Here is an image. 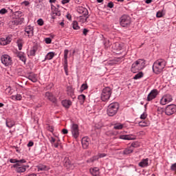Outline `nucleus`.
Instances as JSON below:
<instances>
[{
	"instance_id": "obj_33",
	"label": "nucleus",
	"mask_w": 176,
	"mask_h": 176,
	"mask_svg": "<svg viewBox=\"0 0 176 176\" xmlns=\"http://www.w3.org/2000/svg\"><path fill=\"white\" fill-rule=\"evenodd\" d=\"M63 166L65 167L69 168L71 167V160H69V158L65 157L63 160Z\"/></svg>"
},
{
	"instance_id": "obj_35",
	"label": "nucleus",
	"mask_w": 176,
	"mask_h": 176,
	"mask_svg": "<svg viewBox=\"0 0 176 176\" xmlns=\"http://www.w3.org/2000/svg\"><path fill=\"white\" fill-rule=\"evenodd\" d=\"M114 50H122L123 45L120 43H116L113 46Z\"/></svg>"
},
{
	"instance_id": "obj_31",
	"label": "nucleus",
	"mask_w": 176,
	"mask_h": 176,
	"mask_svg": "<svg viewBox=\"0 0 176 176\" xmlns=\"http://www.w3.org/2000/svg\"><path fill=\"white\" fill-rule=\"evenodd\" d=\"M23 23H24V18H19L12 21V23L15 24V25H21V24H23Z\"/></svg>"
},
{
	"instance_id": "obj_51",
	"label": "nucleus",
	"mask_w": 176,
	"mask_h": 176,
	"mask_svg": "<svg viewBox=\"0 0 176 176\" xmlns=\"http://www.w3.org/2000/svg\"><path fill=\"white\" fill-rule=\"evenodd\" d=\"M47 130L48 131H50V133H53V131H54V126H49Z\"/></svg>"
},
{
	"instance_id": "obj_17",
	"label": "nucleus",
	"mask_w": 176,
	"mask_h": 176,
	"mask_svg": "<svg viewBox=\"0 0 176 176\" xmlns=\"http://www.w3.org/2000/svg\"><path fill=\"white\" fill-rule=\"evenodd\" d=\"M81 144L83 149H87L89 148V145L90 144V138L88 137H84L82 138Z\"/></svg>"
},
{
	"instance_id": "obj_64",
	"label": "nucleus",
	"mask_w": 176,
	"mask_h": 176,
	"mask_svg": "<svg viewBox=\"0 0 176 176\" xmlns=\"http://www.w3.org/2000/svg\"><path fill=\"white\" fill-rule=\"evenodd\" d=\"M90 162H94V157L91 158L89 160H87L88 163H90Z\"/></svg>"
},
{
	"instance_id": "obj_10",
	"label": "nucleus",
	"mask_w": 176,
	"mask_h": 176,
	"mask_svg": "<svg viewBox=\"0 0 176 176\" xmlns=\"http://www.w3.org/2000/svg\"><path fill=\"white\" fill-rule=\"evenodd\" d=\"M1 63L6 67H9L12 65V58L8 54H4L1 57Z\"/></svg>"
},
{
	"instance_id": "obj_20",
	"label": "nucleus",
	"mask_w": 176,
	"mask_h": 176,
	"mask_svg": "<svg viewBox=\"0 0 176 176\" xmlns=\"http://www.w3.org/2000/svg\"><path fill=\"white\" fill-rule=\"evenodd\" d=\"M67 93L69 97H71V98L73 99L75 98V89L71 86L67 87Z\"/></svg>"
},
{
	"instance_id": "obj_22",
	"label": "nucleus",
	"mask_w": 176,
	"mask_h": 176,
	"mask_svg": "<svg viewBox=\"0 0 176 176\" xmlns=\"http://www.w3.org/2000/svg\"><path fill=\"white\" fill-rule=\"evenodd\" d=\"M90 174L92 176H100V168L98 167L91 168L89 169Z\"/></svg>"
},
{
	"instance_id": "obj_18",
	"label": "nucleus",
	"mask_w": 176,
	"mask_h": 176,
	"mask_svg": "<svg viewBox=\"0 0 176 176\" xmlns=\"http://www.w3.org/2000/svg\"><path fill=\"white\" fill-rule=\"evenodd\" d=\"M27 79L31 80L33 83H36L38 82V75L34 73H30L26 76Z\"/></svg>"
},
{
	"instance_id": "obj_42",
	"label": "nucleus",
	"mask_w": 176,
	"mask_h": 176,
	"mask_svg": "<svg viewBox=\"0 0 176 176\" xmlns=\"http://www.w3.org/2000/svg\"><path fill=\"white\" fill-rule=\"evenodd\" d=\"M63 68L65 75L68 76V63H63Z\"/></svg>"
},
{
	"instance_id": "obj_57",
	"label": "nucleus",
	"mask_w": 176,
	"mask_h": 176,
	"mask_svg": "<svg viewBox=\"0 0 176 176\" xmlns=\"http://www.w3.org/2000/svg\"><path fill=\"white\" fill-rule=\"evenodd\" d=\"M17 45L19 47V50H21V49H23V44H21V43H18Z\"/></svg>"
},
{
	"instance_id": "obj_15",
	"label": "nucleus",
	"mask_w": 176,
	"mask_h": 176,
	"mask_svg": "<svg viewBox=\"0 0 176 176\" xmlns=\"http://www.w3.org/2000/svg\"><path fill=\"white\" fill-rule=\"evenodd\" d=\"M51 10L52 19H54V16H61V12L58 9V8L53 4L51 5Z\"/></svg>"
},
{
	"instance_id": "obj_24",
	"label": "nucleus",
	"mask_w": 176,
	"mask_h": 176,
	"mask_svg": "<svg viewBox=\"0 0 176 176\" xmlns=\"http://www.w3.org/2000/svg\"><path fill=\"white\" fill-rule=\"evenodd\" d=\"M61 104L64 108L69 109V107L72 105V102L70 100L65 99L62 100Z\"/></svg>"
},
{
	"instance_id": "obj_11",
	"label": "nucleus",
	"mask_w": 176,
	"mask_h": 176,
	"mask_svg": "<svg viewBox=\"0 0 176 176\" xmlns=\"http://www.w3.org/2000/svg\"><path fill=\"white\" fill-rule=\"evenodd\" d=\"M44 97L45 98H46V100H48V101L52 102V104L57 103V98H56V96H54V94H53V93L50 91L45 92L44 94Z\"/></svg>"
},
{
	"instance_id": "obj_12",
	"label": "nucleus",
	"mask_w": 176,
	"mask_h": 176,
	"mask_svg": "<svg viewBox=\"0 0 176 176\" xmlns=\"http://www.w3.org/2000/svg\"><path fill=\"white\" fill-rule=\"evenodd\" d=\"M173 101V96L170 94L164 95L160 100L161 105H166Z\"/></svg>"
},
{
	"instance_id": "obj_41",
	"label": "nucleus",
	"mask_w": 176,
	"mask_h": 176,
	"mask_svg": "<svg viewBox=\"0 0 176 176\" xmlns=\"http://www.w3.org/2000/svg\"><path fill=\"white\" fill-rule=\"evenodd\" d=\"M72 28L73 30H79L80 27H79V25H78V21H74L72 23Z\"/></svg>"
},
{
	"instance_id": "obj_39",
	"label": "nucleus",
	"mask_w": 176,
	"mask_h": 176,
	"mask_svg": "<svg viewBox=\"0 0 176 176\" xmlns=\"http://www.w3.org/2000/svg\"><path fill=\"white\" fill-rule=\"evenodd\" d=\"M103 45L105 47H109V46H111V42L108 38H104Z\"/></svg>"
},
{
	"instance_id": "obj_4",
	"label": "nucleus",
	"mask_w": 176,
	"mask_h": 176,
	"mask_svg": "<svg viewBox=\"0 0 176 176\" xmlns=\"http://www.w3.org/2000/svg\"><path fill=\"white\" fill-rule=\"evenodd\" d=\"M111 96H112V89L109 87H107L102 89L100 98L102 101L106 102L109 100Z\"/></svg>"
},
{
	"instance_id": "obj_36",
	"label": "nucleus",
	"mask_w": 176,
	"mask_h": 176,
	"mask_svg": "<svg viewBox=\"0 0 176 176\" xmlns=\"http://www.w3.org/2000/svg\"><path fill=\"white\" fill-rule=\"evenodd\" d=\"M143 77H144V73L142 72H140L134 76L133 79L135 80H138V79H141V78H143Z\"/></svg>"
},
{
	"instance_id": "obj_26",
	"label": "nucleus",
	"mask_w": 176,
	"mask_h": 176,
	"mask_svg": "<svg viewBox=\"0 0 176 176\" xmlns=\"http://www.w3.org/2000/svg\"><path fill=\"white\" fill-rule=\"evenodd\" d=\"M38 171H49L50 168L46 165L39 164L36 166Z\"/></svg>"
},
{
	"instance_id": "obj_52",
	"label": "nucleus",
	"mask_w": 176,
	"mask_h": 176,
	"mask_svg": "<svg viewBox=\"0 0 176 176\" xmlns=\"http://www.w3.org/2000/svg\"><path fill=\"white\" fill-rule=\"evenodd\" d=\"M148 116V115L146 113H143L141 116H140V119H143L145 120L146 119V117Z\"/></svg>"
},
{
	"instance_id": "obj_40",
	"label": "nucleus",
	"mask_w": 176,
	"mask_h": 176,
	"mask_svg": "<svg viewBox=\"0 0 176 176\" xmlns=\"http://www.w3.org/2000/svg\"><path fill=\"white\" fill-rule=\"evenodd\" d=\"M88 88H89V86L87 85V84L86 83L82 84L80 88V93H83V91H85V90H87V89Z\"/></svg>"
},
{
	"instance_id": "obj_34",
	"label": "nucleus",
	"mask_w": 176,
	"mask_h": 176,
	"mask_svg": "<svg viewBox=\"0 0 176 176\" xmlns=\"http://www.w3.org/2000/svg\"><path fill=\"white\" fill-rule=\"evenodd\" d=\"M124 127V125L121 124L120 122H118L113 124L114 130H122Z\"/></svg>"
},
{
	"instance_id": "obj_44",
	"label": "nucleus",
	"mask_w": 176,
	"mask_h": 176,
	"mask_svg": "<svg viewBox=\"0 0 176 176\" xmlns=\"http://www.w3.org/2000/svg\"><path fill=\"white\" fill-rule=\"evenodd\" d=\"M78 99L80 101H85L86 100V96L81 94V95L78 96Z\"/></svg>"
},
{
	"instance_id": "obj_5",
	"label": "nucleus",
	"mask_w": 176,
	"mask_h": 176,
	"mask_svg": "<svg viewBox=\"0 0 176 176\" xmlns=\"http://www.w3.org/2000/svg\"><path fill=\"white\" fill-rule=\"evenodd\" d=\"M77 12L79 14H82V16H80V20H82V23H85L89 19V10L87 8L78 6L77 7Z\"/></svg>"
},
{
	"instance_id": "obj_43",
	"label": "nucleus",
	"mask_w": 176,
	"mask_h": 176,
	"mask_svg": "<svg viewBox=\"0 0 176 176\" xmlns=\"http://www.w3.org/2000/svg\"><path fill=\"white\" fill-rule=\"evenodd\" d=\"M140 146V144L138 142H133L131 144V148H138Z\"/></svg>"
},
{
	"instance_id": "obj_50",
	"label": "nucleus",
	"mask_w": 176,
	"mask_h": 176,
	"mask_svg": "<svg viewBox=\"0 0 176 176\" xmlns=\"http://www.w3.org/2000/svg\"><path fill=\"white\" fill-rule=\"evenodd\" d=\"M157 17H158L159 19H160V17H163V12H162L161 11H158L157 12L156 14Z\"/></svg>"
},
{
	"instance_id": "obj_55",
	"label": "nucleus",
	"mask_w": 176,
	"mask_h": 176,
	"mask_svg": "<svg viewBox=\"0 0 176 176\" xmlns=\"http://www.w3.org/2000/svg\"><path fill=\"white\" fill-rule=\"evenodd\" d=\"M89 32V30L84 28L82 30V34L83 35H85V36H86L87 35V33Z\"/></svg>"
},
{
	"instance_id": "obj_16",
	"label": "nucleus",
	"mask_w": 176,
	"mask_h": 176,
	"mask_svg": "<svg viewBox=\"0 0 176 176\" xmlns=\"http://www.w3.org/2000/svg\"><path fill=\"white\" fill-rule=\"evenodd\" d=\"M11 42L12 38L9 36L0 38V45H1V46H6V45H9Z\"/></svg>"
},
{
	"instance_id": "obj_13",
	"label": "nucleus",
	"mask_w": 176,
	"mask_h": 176,
	"mask_svg": "<svg viewBox=\"0 0 176 176\" xmlns=\"http://www.w3.org/2000/svg\"><path fill=\"white\" fill-rule=\"evenodd\" d=\"M158 95L159 91L157 89H152L147 96V101H152V100H155Z\"/></svg>"
},
{
	"instance_id": "obj_47",
	"label": "nucleus",
	"mask_w": 176,
	"mask_h": 176,
	"mask_svg": "<svg viewBox=\"0 0 176 176\" xmlns=\"http://www.w3.org/2000/svg\"><path fill=\"white\" fill-rule=\"evenodd\" d=\"M115 5L113 4V2L110 1L107 3V8H109L110 9H112Z\"/></svg>"
},
{
	"instance_id": "obj_48",
	"label": "nucleus",
	"mask_w": 176,
	"mask_h": 176,
	"mask_svg": "<svg viewBox=\"0 0 176 176\" xmlns=\"http://www.w3.org/2000/svg\"><path fill=\"white\" fill-rule=\"evenodd\" d=\"M37 24L38 25H43L44 24L43 19H39L38 20H37Z\"/></svg>"
},
{
	"instance_id": "obj_21",
	"label": "nucleus",
	"mask_w": 176,
	"mask_h": 176,
	"mask_svg": "<svg viewBox=\"0 0 176 176\" xmlns=\"http://www.w3.org/2000/svg\"><path fill=\"white\" fill-rule=\"evenodd\" d=\"M120 140H125L126 141H131L135 140V136L133 135H121L119 136Z\"/></svg>"
},
{
	"instance_id": "obj_6",
	"label": "nucleus",
	"mask_w": 176,
	"mask_h": 176,
	"mask_svg": "<svg viewBox=\"0 0 176 176\" xmlns=\"http://www.w3.org/2000/svg\"><path fill=\"white\" fill-rule=\"evenodd\" d=\"M120 24L121 27L127 28L131 24V18L128 14H123L120 18Z\"/></svg>"
},
{
	"instance_id": "obj_3",
	"label": "nucleus",
	"mask_w": 176,
	"mask_h": 176,
	"mask_svg": "<svg viewBox=\"0 0 176 176\" xmlns=\"http://www.w3.org/2000/svg\"><path fill=\"white\" fill-rule=\"evenodd\" d=\"M119 103L118 102H113L109 104L107 109L108 116H115L118 113V111H119Z\"/></svg>"
},
{
	"instance_id": "obj_61",
	"label": "nucleus",
	"mask_w": 176,
	"mask_h": 176,
	"mask_svg": "<svg viewBox=\"0 0 176 176\" xmlns=\"http://www.w3.org/2000/svg\"><path fill=\"white\" fill-rule=\"evenodd\" d=\"M56 1L57 0H50L49 2H50V3H51V6H52V5H53V3H56Z\"/></svg>"
},
{
	"instance_id": "obj_58",
	"label": "nucleus",
	"mask_w": 176,
	"mask_h": 176,
	"mask_svg": "<svg viewBox=\"0 0 176 176\" xmlns=\"http://www.w3.org/2000/svg\"><path fill=\"white\" fill-rule=\"evenodd\" d=\"M98 156H99L100 158L105 157V156H107V154H105V153H99Z\"/></svg>"
},
{
	"instance_id": "obj_53",
	"label": "nucleus",
	"mask_w": 176,
	"mask_h": 176,
	"mask_svg": "<svg viewBox=\"0 0 176 176\" xmlns=\"http://www.w3.org/2000/svg\"><path fill=\"white\" fill-rule=\"evenodd\" d=\"M170 170H172V171H176V163L171 165Z\"/></svg>"
},
{
	"instance_id": "obj_62",
	"label": "nucleus",
	"mask_w": 176,
	"mask_h": 176,
	"mask_svg": "<svg viewBox=\"0 0 176 176\" xmlns=\"http://www.w3.org/2000/svg\"><path fill=\"white\" fill-rule=\"evenodd\" d=\"M67 20H71L72 19V16H71V14H67Z\"/></svg>"
},
{
	"instance_id": "obj_19",
	"label": "nucleus",
	"mask_w": 176,
	"mask_h": 176,
	"mask_svg": "<svg viewBox=\"0 0 176 176\" xmlns=\"http://www.w3.org/2000/svg\"><path fill=\"white\" fill-rule=\"evenodd\" d=\"M138 166L142 168H145V167H148V166H149V158L142 159L141 162H139Z\"/></svg>"
},
{
	"instance_id": "obj_49",
	"label": "nucleus",
	"mask_w": 176,
	"mask_h": 176,
	"mask_svg": "<svg viewBox=\"0 0 176 176\" xmlns=\"http://www.w3.org/2000/svg\"><path fill=\"white\" fill-rule=\"evenodd\" d=\"M21 5H23L24 6H30V1H23Z\"/></svg>"
},
{
	"instance_id": "obj_38",
	"label": "nucleus",
	"mask_w": 176,
	"mask_h": 176,
	"mask_svg": "<svg viewBox=\"0 0 176 176\" xmlns=\"http://www.w3.org/2000/svg\"><path fill=\"white\" fill-rule=\"evenodd\" d=\"M134 151V150L133 148H131V147L130 146L129 148H125L123 151V154L124 155H130V153H133V152Z\"/></svg>"
},
{
	"instance_id": "obj_32",
	"label": "nucleus",
	"mask_w": 176,
	"mask_h": 176,
	"mask_svg": "<svg viewBox=\"0 0 176 176\" xmlns=\"http://www.w3.org/2000/svg\"><path fill=\"white\" fill-rule=\"evenodd\" d=\"M6 126L8 127V129H12L13 126H14L15 123L13 120L8 119L6 122Z\"/></svg>"
},
{
	"instance_id": "obj_14",
	"label": "nucleus",
	"mask_w": 176,
	"mask_h": 176,
	"mask_svg": "<svg viewBox=\"0 0 176 176\" xmlns=\"http://www.w3.org/2000/svg\"><path fill=\"white\" fill-rule=\"evenodd\" d=\"M25 35L28 36V38H32L34 36V27L31 25H28L25 28Z\"/></svg>"
},
{
	"instance_id": "obj_27",
	"label": "nucleus",
	"mask_w": 176,
	"mask_h": 176,
	"mask_svg": "<svg viewBox=\"0 0 176 176\" xmlns=\"http://www.w3.org/2000/svg\"><path fill=\"white\" fill-rule=\"evenodd\" d=\"M16 56L21 60V61H23V63H25L27 61V58L25 57V54H24L22 52H19L16 54Z\"/></svg>"
},
{
	"instance_id": "obj_45",
	"label": "nucleus",
	"mask_w": 176,
	"mask_h": 176,
	"mask_svg": "<svg viewBox=\"0 0 176 176\" xmlns=\"http://www.w3.org/2000/svg\"><path fill=\"white\" fill-rule=\"evenodd\" d=\"M8 10L6 8H1L0 10V14L3 15V14H6V13H8Z\"/></svg>"
},
{
	"instance_id": "obj_37",
	"label": "nucleus",
	"mask_w": 176,
	"mask_h": 176,
	"mask_svg": "<svg viewBox=\"0 0 176 176\" xmlns=\"http://www.w3.org/2000/svg\"><path fill=\"white\" fill-rule=\"evenodd\" d=\"M150 123H149V121H140L139 122V126L140 127H148V126H149Z\"/></svg>"
},
{
	"instance_id": "obj_56",
	"label": "nucleus",
	"mask_w": 176,
	"mask_h": 176,
	"mask_svg": "<svg viewBox=\"0 0 176 176\" xmlns=\"http://www.w3.org/2000/svg\"><path fill=\"white\" fill-rule=\"evenodd\" d=\"M50 142H51L52 144L56 142V139L53 137H51V139L50 140Z\"/></svg>"
},
{
	"instance_id": "obj_25",
	"label": "nucleus",
	"mask_w": 176,
	"mask_h": 176,
	"mask_svg": "<svg viewBox=\"0 0 176 176\" xmlns=\"http://www.w3.org/2000/svg\"><path fill=\"white\" fill-rule=\"evenodd\" d=\"M9 162H10V163H12L14 164H19L27 163V161L24 159L19 160L17 159L11 158V159H10Z\"/></svg>"
},
{
	"instance_id": "obj_7",
	"label": "nucleus",
	"mask_w": 176,
	"mask_h": 176,
	"mask_svg": "<svg viewBox=\"0 0 176 176\" xmlns=\"http://www.w3.org/2000/svg\"><path fill=\"white\" fill-rule=\"evenodd\" d=\"M12 168H15L16 173L18 174H21V173H25L27 171V168H30L29 165H24L23 164H15L12 165Z\"/></svg>"
},
{
	"instance_id": "obj_59",
	"label": "nucleus",
	"mask_w": 176,
	"mask_h": 176,
	"mask_svg": "<svg viewBox=\"0 0 176 176\" xmlns=\"http://www.w3.org/2000/svg\"><path fill=\"white\" fill-rule=\"evenodd\" d=\"M62 133H63V134H68V129H63L62 130Z\"/></svg>"
},
{
	"instance_id": "obj_63",
	"label": "nucleus",
	"mask_w": 176,
	"mask_h": 176,
	"mask_svg": "<svg viewBox=\"0 0 176 176\" xmlns=\"http://www.w3.org/2000/svg\"><path fill=\"white\" fill-rule=\"evenodd\" d=\"M145 3L147 4L152 3V0H146Z\"/></svg>"
},
{
	"instance_id": "obj_54",
	"label": "nucleus",
	"mask_w": 176,
	"mask_h": 176,
	"mask_svg": "<svg viewBox=\"0 0 176 176\" xmlns=\"http://www.w3.org/2000/svg\"><path fill=\"white\" fill-rule=\"evenodd\" d=\"M27 146H28V148H31V146H34V142H32V141L30 140V141L28 143Z\"/></svg>"
},
{
	"instance_id": "obj_29",
	"label": "nucleus",
	"mask_w": 176,
	"mask_h": 176,
	"mask_svg": "<svg viewBox=\"0 0 176 176\" xmlns=\"http://www.w3.org/2000/svg\"><path fill=\"white\" fill-rule=\"evenodd\" d=\"M55 54L53 52H48L46 55L45 57L44 58V60H43V63H45V61L47 60H52L53 58V57H54Z\"/></svg>"
},
{
	"instance_id": "obj_23",
	"label": "nucleus",
	"mask_w": 176,
	"mask_h": 176,
	"mask_svg": "<svg viewBox=\"0 0 176 176\" xmlns=\"http://www.w3.org/2000/svg\"><path fill=\"white\" fill-rule=\"evenodd\" d=\"M36 52H38V45H34L31 48L29 53L28 54V57H30V56L31 57H34V56L36 54Z\"/></svg>"
},
{
	"instance_id": "obj_46",
	"label": "nucleus",
	"mask_w": 176,
	"mask_h": 176,
	"mask_svg": "<svg viewBox=\"0 0 176 176\" xmlns=\"http://www.w3.org/2000/svg\"><path fill=\"white\" fill-rule=\"evenodd\" d=\"M45 42L47 45H50V43H52V38L50 37H47L45 38Z\"/></svg>"
},
{
	"instance_id": "obj_1",
	"label": "nucleus",
	"mask_w": 176,
	"mask_h": 176,
	"mask_svg": "<svg viewBox=\"0 0 176 176\" xmlns=\"http://www.w3.org/2000/svg\"><path fill=\"white\" fill-rule=\"evenodd\" d=\"M167 65V61L164 58H160L154 62L153 65V72L156 75H159L164 71V68H166V65Z\"/></svg>"
},
{
	"instance_id": "obj_60",
	"label": "nucleus",
	"mask_w": 176,
	"mask_h": 176,
	"mask_svg": "<svg viewBox=\"0 0 176 176\" xmlns=\"http://www.w3.org/2000/svg\"><path fill=\"white\" fill-rule=\"evenodd\" d=\"M63 5H65V3H68L69 2V0H62Z\"/></svg>"
},
{
	"instance_id": "obj_8",
	"label": "nucleus",
	"mask_w": 176,
	"mask_h": 176,
	"mask_svg": "<svg viewBox=\"0 0 176 176\" xmlns=\"http://www.w3.org/2000/svg\"><path fill=\"white\" fill-rule=\"evenodd\" d=\"M72 135L74 138L76 139L79 137V126L78 124L72 123L70 125Z\"/></svg>"
},
{
	"instance_id": "obj_9",
	"label": "nucleus",
	"mask_w": 176,
	"mask_h": 176,
	"mask_svg": "<svg viewBox=\"0 0 176 176\" xmlns=\"http://www.w3.org/2000/svg\"><path fill=\"white\" fill-rule=\"evenodd\" d=\"M176 112V105L175 104H169L166 106L165 109V113L168 116H171V115H174Z\"/></svg>"
},
{
	"instance_id": "obj_2",
	"label": "nucleus",
	"mask_w": 176,
	"mask_h": 176,
	"mask_svg": "<svg viewBox=\"0 0 176 176\" xmlns=\"http://www.w3.org/2000/svg\"><path fill=\"white\" fill-rule=\"evenodd\" d=\"M145 60L144 59H138L135 61L131 67V71L133 74H137L139 71H141L145 68Z\"/></svg>"
},
{
	"instance_id": "obj_28",
	"label": "nucleus",
	"mask_w": 176,
	"mask_h": 176,
	"mask_svg": "<svg viewBox=\"0 0 176 176\" xmlns=\"http://www.w3.org/2000/svg\"><path fill=\"white\" fill-rule=\"evenodd\" d=\"M68 54H69V50H65L63 52V64H68Z\"/></svg>"
},
{
	"instance_id": "obj_30",
	"label": "nucleus",
	"mask_w": 176,
	"mask_h": 176,
	"mask_svg": "<svg viewBox=\"0 0 176 176\" xmlns=\"http://www.w3.org/2000/svg\"><path fill=\"white\" fill-rule=\"evenodd\" d=\"M22 98L23 96L19 94L11 96V100H13L14 101H21Z\"/></svg>"
}]
</instances>
